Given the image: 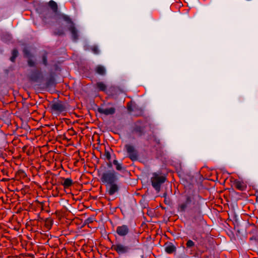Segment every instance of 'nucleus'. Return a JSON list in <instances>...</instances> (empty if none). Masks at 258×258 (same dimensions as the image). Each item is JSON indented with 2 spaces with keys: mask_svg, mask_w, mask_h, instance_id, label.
I'll list each match as a JSON object with an SVG mask.
<instances>
[{
  "mask_svg": "<svg viewBox=\"0 0 258 258\" xmlns=\"http://www.w3.org/2000/svg\"><path fill=\"white\" fill-rule=\"evenodd\" d=\"M202 199V197L198 194L187 193L178 202L177 211L182 214L186 213L193 223L199 224L203 219L201 211Z\"/></svg>",
  "mask_w": 258,
  "mask_h": 258,
  "instance_id": "obj_1",
  "label": "nucleus"
},
{
  "mask_svg": "<svg viewBox=\"0 0 258 258\" xmlns=\"http://www.w3.org/2000/svg\"><path fill=\"white\" fill-rule=\"evenodd\" d=\"M151 128V124L146 120L139 119L135 121L131 129V133L137 137L144 136L147 133L148 128Z\"/></svg>",
  "mask_w": 258,
  "mask_h": 258,
  "instance_id": "obj_2",
  "label": "nucleus"
},
{
  "mask_svg": "<svg viewBox=\"0 0 258 258\" xmlns=\"http://www.w3.org/2000/svg\"><path fill=\"white\" fill-rule=\"evenodd\" d=\"M57 17L58 19L62 20L66 23L69 25V27H68L69 30L71 32L72 38L74 41H76L78 40L79 36L78 35V31L77 29L75 27V24L72 21V19L68 15H66L62 13H60L57 15Z\"/></svg>",
  "mask_w": 258,
  "mask_h": 258,
  "instance_id": "obj_3",
  "label": "nucleus"
},
{
  "mask_svg": "<svg viewBox=\"0 0 258 258\" xmlns=\"http://www.w3.org/2000/svg\"><path fill=\"white\" fill-rule=\"evenodd\" d=\"M166 179V177L161 174H158L156 172L153 173L151 181L152 186L157 192L160 191L161 186L165 181Z\"/></svg>",
  "mask_w": 258,
  "mask_h": 258,
  "instance_id": "obj_4",
  "label": "nucleus"
},
{
  "mask_svg": "<svg viewBox=\"0 0 258 258\" xmlns=\"http://www.w3.org/2000/svg\"><path fill=\"white\" fill-rule=\"evenodd\" d=\"M101 182L107 184L116 182L118 180L117 173L113 170L104 172L100 177Z\"/></svg>",
  "mask_w": 258,
  "mask_h": 258,
  "instance_id": "obj_5",
  "label": "nucleus"
},
{
  "mask_svg": "<svg viewBox=\"0 0 258 258\" xmlns=\"http://www.w3.org/2000/svg\"><path fill=\"white\" fill-rule=\"evenodd\" d=\"M124 149L127 154V157L132 161L138 160L139 158V153L136 147L130 144L124 145Z\"/></svg>",
  "mask_w": 258,
  "mask_h": 258,
  "instance_id": "obj_6",
  "label": "nucleus"
},
{
  "mask_svg": "<svg viewBox=\"0 0 258 258\" xmlns=\"http://www.w3.org/2000/svg\"><path fill=\"white\" fill-rule=\"evenodd\" d=\"M67 103L61 100H57L53 101L50 105V109L52 111L61 113L66 111L67 110Z\"/></svg>",
  "mask_w": 258,
  "mask_h": 258,
  "instance_id": "obj_7",
  "label": "nucleus"
},
{
  "mask_svg": "<svg viewBox=\"0 0 258 258\" xmlns=\"http://www.w3.org/2000/svg\"><path fill=\"white\" fill-rule=\"evenodd\" d=\"M201 244L200 243L198 245H195V243H186V250H189L190 254L194 256L198 255L200 253H202L205 251V250L201 248Z\"/></svg>",
  "mask_w": 258,
  "mask_h": 258,
  "instance_id": "obj_8",
  "label": "nucleus"
},
{
  "mask_svg": "<svg viewBox=\"0 0 258 258\" xmlns=\"http://www.w3.org/2000/svg\"><path fill=\"white\" fill-rule=\"evenodd\" d=\"M28 80L32 82H38L43 78L42 73L41 71L35 69L31 71L30 73L27 76Z\"/></svg>",
  "mask_w": 258,
  "mask_h": 258,
  "instance_id": "obj_9",
  "label": "nucleus"
},
{
  "mask_svg": "<svg viewBox=\"0 0 258 258\" xmlns=\"http://www.w3.org/2000/svg\"><path fill=\"white\" fill-rule=\"evenodd\" d=\"M126 108L128 113L134 112V115L136 116H140L143 114V110L139 108L135 102L132 101L128 102L126 104Z\"/></svg>",
  "mask_w": 258,
  "mask_h": 258,
  "instance_id": "obj_10",
  "label": "nucleus"
},
{
  "mask_svg": "<svg viewBox=\"0 0 258 258\" xmlns=\"http://www.w3.org/2000/svg\"><path fill=\"white\" fill-rule=\"evenodd\" d=\"M23 53L24 57L27 58V64L30 67H34L35 66V62L32 60V58L34 56L33 54L31 52L27 47H24L23 49Z\"/></svg>",
  "mask_w": 258,
  "mask_h": 258,
  "instance_id": "obj_11",
  "label": "nucleus"
},
{
  "mask_svg": "<svg viewBox=\"0 0 258 258\" xmlns=\"http://www.w3.org/2000/svg\"><path fill=\"white\" fill-rule=\"evenodd\" d=\"M111 249L115 250L119 254H121L127 252L131 248L127 246L118 243L116 244H113Z\"/></svg>",
  "mask_w": 258,
  "mask_h": 258,
  "instance_id": "obj_12",
  "label": "nucleus"
},
{
  "mask_svg": "<svg viewBox=\"0 0 258 258\" xmlns=\"http://www.w3.org/2000/svg\"><path fill=\"white\" fill-rule=\"evenodd\" d=\"M129 231L130 229L128 227L125 225L118 226L116 230V233L118 235L122 237L126 236L129 233Z\"/></svg>",
  "mask_w": 258,
  "mask_h": 258,
  "instance_id": "obj_13",
  "label": "nucleus"
},
{
  "mask_svg": "<svg viewBox=\"0 0 258 258\" xmlns=\"http://www.w3.org/2000/svg\"><path fill=\"white\" fill-rule=\"evenodd\" d=\"M233 186L240 191H244L247 188V185L242 181L234 179L233 181Z\"/></svg>",
  "mask_w": 258,
  "mask_h": 258,
  "instance_id": "obj_14",
  "label": "nucleus"
},
{
  "mask_svg": "<svg viewBox=\"0 0 258 258\" xmlns=\"http://www.w3.org/2000/svg\"><path fill=\"white\" fill-rule=\"evenodd\" d=\"M97 111L101 114H103L106 115L113 114L115 112V109L114 107H110L109 108L103 109L100 107L98 108Z\"/></svg>",
  "mask_w": 258,
  "mask_h": 258,
  "instance_id": "obj_15",
  "label": "nucleus"
},
{
  "mask_svg": "<svg viewBox=\"0 0 258 258\" xmlns=\"http://www.w3.org/2000/svg\"><path fill=\"white\" fill-rule=\"evenodd\" d=\"M55 80L53 74H51L49 77L46 79L45 86L47 88H50L54 86L55 85Z\"/></svg>",
  "mask_w": 258,
  "mask_h": 258,
  "instance_id": "obj_16",
  "label": "nucleus"
},
{
  "mask_svg": "<svg viewBox=\"0 0 258 258\" xmlns=\"http://www.w3.org/2000/svg\"><path fill=\"white\" fill-rule=\"evenodd\" d=\"M109 187L108 189V193L110 196L113 195L115 193L117 192L119 190L118 185L114 182L112 184H109Z\"/></svg>",
  "mask_w": 258,
  "mask_h": 258,
  "instance_id": "obj_17",
  "label": "nucleus"
},
{
  "mask_svg": "<svg viewBox=\"0 0 258 258\" xmlns=\"http://www.w3.org/2000/svg\"><path fill=\"white\" fill-rule=\"evenodd\" d=\"M48 6L51 9V10L52 11V12L56 14V16H57V15L59 13L57 14L58 12V6L56 2L54 1L51 0L48 3ZM57 19H58V17H57Z\"/></svg>",
  "mask_w": 258,
  "mask_h": 258,
  "instance_id": "obj_18",
  "label": "nucleus"
},
{
  "mask_svg": "<svg viewBox=\"0 0 258 258\" xmlns=\"http://www.w3.org/2000/svg\"><path fill=\"white\" fill-rule=\"evenodd\" d=\"M165 250L168 254L173 253L176 252V247L172 243H170V244L166 245L165 246Z\"/></svg>",
  "mask_w": 258,
  "mask_h": 258,
  "instance_id": "obj_19",
  "label": "nucleus"
},
{
  "mask_svg": "<svg viewBox=\"0 0 258 258\" xmlns=\"http://www.w3.org/2000/svg\"><path fill=\"white\" fill-rule=\"evenodd\" d=\"M53 224V220L51 217H48L44 220V227L46 230H50Z\"/></svg>",
  "mask_w": 258,
  "mask_h": 258,
  "instance_id": "obj_20",
  "label": "nucleus"
},
{
  "mask_svg": "<svg viewBox=\"0 0 258 258\" xmlns=\"http://www.w3.org/2000/svg\"><path fill=\"white\" fill-rule=\"evenodd\" d=\"M19 55V51L17 48H15L11 51V56L10 57V60L15 63L16 62V58Z\"/></svg>",
  "mask_w": 258,
  "mask_h": 258,
  "instance_id": "obj_21",
  "label": "nucleus"
},
{
  "mask_svg": "<svg viewBox=\"0 0 258 258\" xmlns=\"http://www.w3.org/2000/svg\"><path fill=\"white\" fill-rule=\"evenodd\" d=\"M113 164L115 166V169L117 171H122L124 173L126 171V168L122 166V164L119 163L117 160L113 161Z\"/></svg>",
  "mask_w": 258,
  "mask_h": 258,
  "instance_id": "obj_22",
  "label": "nucleus"
},
{
  "mask_svg": "<svg viewBox=\"0 0 258 258\" xmlns=\"http://www.w3.org/2000/svg\"><path fill=\"white\" fill-rule=\"evenodd\" d=\"M63 179L64 181L61 183L64 188H68L71 187L74 183L73 180L70 178H64Z\"/></svg>",
  "mask_w": 258,
  "mask_h": 258,
  "instance_id": "obj_23",
  "label": "nucleus"
},
{
  "mask_svg": "<svg viewBox=\"0 0 258 258\" xmlns=\"http://www.w3.org/2000/svg\"><path fill=\"white\" fill-rule=\"evenodd\" d=\"M95 72L98 74L102 76L104 75L106 73L105 68L101 65H98L96 67L95 69Z\"/></svg>",
  "mask_w": 258,
  "mask_h": 258,
  "instance_id": "obj_24",
  "label": "nucleus"
},
{
  "mask_svg": "<svg viewBox=\"0 0 258 258\" xmlns=\"http://www.w3.org/2000/svg\"><path fill=\"white\" fill-rule=\"evenodd\" d=\"M96 86V88L100 91L105 92L107 89L106 85L102 82H97Z\"/></svg>",
  "mask_w": 258,
  "mask_h": 258,
  "instance_id": "obj_25",
  "label": "nucleus"
},
{
  "mask_svg": "<svg viewBox=\"0 0 258 258\" xmlns=\"http://www.w3.org/2000/svg\"><path fill=\"white\" fill-rule=\"evenodd\" d=\"M21 245L26 250H30L32 248L33 243H21Z\"/></svg>",
  "mask_w": 258,
  "mask_h": 258,
  "instance_id": "obj_26",
  "label": "nucleus"
},
{
  "mask_svg": "<svg viewBox=\"0 0 258 258\" xmlns=\"http://www.w3.org/2000/svg\"><path fill=\"white\" fill-rule=\"evenodd\" d=\"M47 54L48 53L45 51L42 55V63L45 66H47L48 65Z\"/></svg>",
  "mask_w": 258,
  "mask_h": 258,
  "instance_id": "obj_27",
  "label": "nucleus"
},
{
  "mask_svg": "<svg viewBox=\"0 0 258 258\" xmlns=\"http://www.w3.org/2000/svg\"><path fill=\"white\" fill-rule=\"evenodd\" d=\"M93 243H87V244H84L83 245L84 248H85V247L87 249L88 251H93L94 250V247L93 245L89 244H93ZM95 249H96V247H95Z\"/></svg>",
  "mask_w": 258,
  "mask_h": 258,
  "instance_id": "obj_28",
  "label": "nucleus"
},
{
  "mask_svg": "<svg viewBox=\"0 0 258 258\" xmlns=\"http://www.w3.org/2000/svg\"><path fill=\"white\" fill-rule=\"evenodd\" d=\"M55 35L61 36L64 34V32L62 29H56L53 32Z\"/></svg>",
  "mask_w": 258,
  "mask_h": 258,
  "instance_id": "obj_29",
  "label": "nucleus"
},
{
  "mask_svg": "<svg viewBox=\"0 0 258 258\" xmlns=\"http://www.w3.org/2000/svg\"><path fill=\"white\" fill-rule=\"evenodd\" d=\"M250 240H255L256 242H258V232L255 233L252 235L251 237L250 238Z\"/></svg>",
  "mask_w": 258,
  "mask_h": 258,
  "instance_id": "obj_30",
  "label": "nucleus"
},
{
  "mask_svg": "<svg viewBox=\"0 0 258 258\" xmlns=\"http://www.w3.org/2000/svg\"><path fill=\"white\" fill-rule=\"evenodd\" d=\"M104 155L108 160H110L111 159V155L109 151L105 150Z\"/></svg>",
  "mask_w": 258,
  "mask_h": 258,
  "instance_id": "obj_31",
  "label": "nucleus"
},
{
  "mask_svg": "<svg viewBox=\"0 0 258 258\" xmlns=\"http://www.w3.org/2000/svg\"><path fill=\"white\" fill-rule=\"evenodd\" d=\"M93 221H94V219L93 218L89 217V218H87L85 221V223L86 224H88L89 225V224H91V223H93Z\"/></svg>",
  "mask_w": 258,
  "mask_h": 258,
  "instance_id": "obj_32",
  "label": "nucleus"
},
{
  "mask_svg": "<svg viewBox=\"0 0 258 258\" xmlns=\"http://www.w3.org/2000/svg\"><path fill=\"white\" fill-rule=\"evenodd\" d=\"M91 50L95 54H98L99 53V50L97 46H93L91 48Z\"/></svg>",
  "mask_w": 258,
  "mask_h": 258,
  "instance_id": "obj_33",
  "label": "nucleus"
},
{
  "mask_svg": "<svg viewBox=\"0 0 258 258\" xmlns=\"http://www.w3.org/2000/svg\"><path fill=\"white\" fill-rule=\"evenodd\" d=\"M15 222L17 223V225L15 226L14 227H12V228L16 231H18L20 228V225L17 222V221H15Z\"/></svg>",
  "mask_w": 258,
  "mask_h": 258,
  "instance_id": "obj_34",
  "label": "nucleus"
},
{
  "mask_svg": "<svg viewBox=\"0 0 258 258\" xmlns=\"http://www.w3.org/2000/svg\"><path fill=\"white\" fill-rule=\"evenodd\" d=\"M28 146L27 145H25L24 146L23 148H22V151L23 152H27V149L28 148ZM27 155H29V154L28 153H27Z\"/></svg>",
  "mask_w": 258,
  "mask_h": 258,
  "instance_id": "obj_35",
  "label": "nucleus"
},
{
  "mask_svg": "<svg viewBox=\"0 0 258 258\" xmlns=\"http://www.w3.org/2000/svg\"><path fill=\"white\" fill-rule=\"evenodd\" d=\"M51 244H49V246H50V247H56L57 246H58L57 244H56V243H53V242H51V243H50Z\"/></svg>",
  "mask_w": 258,
  "mask_h": 258,
  "instance_id": "obj_36",
  "label": "nucleus"
},
{
  "mask_svg": "<svg viewBox=\"0 0 258 258\" xmlns=\"http://www.w3.org/2000/svg\"><path fill=\"white\" fill-rule=\"evenodd\" d=\"M63 252L64 254H67V249L65 247H62L61 249V253Z\"/></svg>",
  "mask_w": 258,
  "mask_h": 258,
  "instance_id": "obj_37",
  "label": "nucleus"
},
{
  "mask_svg": "<svg viewBox=\"0 0 258 258\" xmlns=\"http://www.w3.org/2000/svg\"><path fill=\"white\" fill-rule=\"evenodd\" d=\"M46 179H47V180L45 182V184H47L48 183L49 181H48V178H49V176H46Z\"/></svg>",
  "mask_w": 258,
  "mask_h": 258,
  "instance_id": "obj_38",
  "label": "nucleus"
},
{
  "mask_svg": "<svg viewBox=\"0 0 258 258\" xmlns=\"http://www.w3.org/2000/svg\"><path fill=\"white\" fill-rule=\"evenodd\" d=\"M2 180L3 181H8L9 180V179L3 178Z\"/></svg>",
  "mask_w": 258,
  "mask_h": 258,
  "instance_id": "obj_39",
  "label": "nucleus"
},
{
  "mask_svg": "<svg viewBox=\"0 0 258 258\" xmlns=\"http://www.w3.org/2000/svg\"><path fill=\"white\" fill-rule=\"evenodd\" d=\"M13 220V216L11 217L9 221L11 222Z\"/></svg>",
  "mask_w": 258,
  "mask_h": 258,
  "instance_id": "obj_40",
  "label": "nucleus"
},
{
  "mask_svg": "<svg viewBox=\"0 0 258 258\" xmlns=\"http://www.w3.org/2000/svg\"><path fill=\"white\" fill-rule=\"evenodd\" d=\"M108 166L110 167H111L112 166V165H111V163H109L108 164Z\"/></svg>",
  "mask_w": 258,
  "mask_h": 258,
  "instance_id": "obj_41",
  "label": "nucleus"
},
{
  "mask_svg": "<svg viewBox=\"0 0 258 258\" xmlns=\"http://www.w3.org/2000/svg\"><path fill=\"white\" fill-rule=\"evenodd\" d=\"M166 196H167V193H166V192H165V193L164 194V195H163V197H165V198H166Z\"/></svg>",
  "mask_w": 258,
  "mask_h": 258,
  "instance_id": "obj_42",
  "label": "nucleus"
},
{
  "mask_svg": "<svg viewBox=\"0 0 258 258\" xmlns=\"http://www.w3.org/2000/svg\"><path fill=\"white\" fill-rule=\"evenodd\" d=\"M164 203H165V204H168V203H167V201L166 200V199H165Z\"/></svg>",
  "mask_w": 258,
  "mask_h": 258,
  "instance_id": "obj_43",
  "label": "nucleus"
},
{
  "mask_svg": "<svg viewBox=\"0 0 258 258\" xmlns=\"http://www.w3.org/2000/svg\"><path fill=\"white\" fill-rule=\"evenodd\" d=\"M54 238H55V239L53 240L54 241H56L57 240V237H54Z\"/></svg>",
  "mask_w": 258,
  "mask_h": 258,
  "instance_id": "obj_44",
  "label": "nucleus"
},
{
  "mask_svg": "<svg viewBox=\"0 0 258 258\" xmlns=\"http://www.w3.org/2000/svg\"><path fill=\"white\" fill-rule=\"evenodd\" d=\"M19 173H24V172L23 171H21V170H19Z\"/></svg>",
  "mask_w": 258,
  "mask_h": 258,
  "instance_id": "obj_45",
  "label": "nucleus"
},
{
  "mask_svg": "<svg viewBox=\"0 0 258 258\" xmlns=\"http://www.w3.org/2000/svg\"><path fill=\"white\" fill-rule=\"evenodd\" d=\"M46 19V17H44V18H43V21H45Z\"/></svg>",
  "mask_w": 258,
  "mask_h": 258,
  "instance_id": "obj_46",
  "label": "nucleus"
},
{
  "mask_svg": "<svg viewBox=\"0 0 258 258\" xmlns=\"http://www.w3.org/2000/svg\"><path fill=\"white\" fill-rule=\"evenodd\" d=\"M187 242H192V241L191 240H189L188 241H187Z\"/></svg>",
  "mask_w": 258,
  "mask_h": 258,
  "instance_id": "obj_47",
  "label": "nucleus"
}]
</instances>
